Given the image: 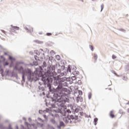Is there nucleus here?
<instances>
[{"label": "nucleus", "mask_w": 129, "mask_h": 129, "mask_svg": "<svg viewBox=\"0 0 129 129\" xmlns=\"http://www.w3.org/2000/svg\"><path fill=\"white\" fill-rule=\"evenodd\" d=\"M58 94H55L54 96L56 97V100L55 101V105L57 106L61 107V109L66 110L67 109V107L63 104V102H64V100L61 98L63 95V92H67L68 89L66 88H63L62 86L57 87Z\"/></svg>", "instance_id": "nucleus-1"}, {"label": "nucleus", "mask_w": 129, "mask_h": 129, "mask_svg": "<svg viewBox=\"0 0 129 129\" xmlns=\"http://www.w3.org/2000/svg\"><path fill=\"white\" fill-rule=\"evenodd\" d=\"M39 68L40 70L39 69H36V70L35 71L34 73L30 74V80L37 81L38 80L39 77H41L42 76H43V74L41 72L43 69H42V68L41 67H40Z\"/></svg>", "instance_id": "nucleus-2"}, {"label": "nucleus", "mask_w": 129, "mask_h": 129, "mask_svg": "<svg viewBox=\"0 0 129 129\" xmlns=\"http://www.w3.org/2000/svg\"><path fill=\"white\" fill-rule=\"evenodd\" d=\"M20 70L23 71L22 72V80L23 81H25V76H26L29 72L27 71V70H24L23 69V67L20 68Z\"/></svg>", "instance_id": "nucleus-3"}, {"label": "nucleus", "mask_w": 129, "mask_h": 129, "mask_svg": "<svg viewBox=\"0 0 129 129\" xmlns=\"http://www.w3.org/2000/svg\"><path fill=\"white\" fill-rule=\"evenodd\" d=\"M63 120L64 121V122H66V123H73V121L70 119V117H66L63 118Z\"/></svg>", "instance_id": "nucleus-4"}, {"label": "nucleus", "mask_w": 129, "mask_h": 129, "mask_svg": "<svg viewBox=\"0 0 129 129\" xmlns=\"http://www.w3.org/2000/svg\"><path fill=\"white\" fill-rule=\"evenodd\" d=\"M25 30H27L28 33H32V32H33V28H32V27L30 26H28L26 27Z\"/></svg>", "instance_id": "nucleus-5"}, {"label": "nucleus", "mask_w": 129, "mask_h": 129, "mask_svg": "<svg viewBox=\"0 0 129 129\" xmlns=\"http://www.w3.org/2000/svg\"><path fill=\"white\" fill-rule=\"evenodd\" d=\"M20 28L19 27H12V28H11V32H15L16 30H19Z\"/></svg>", "instance_id": "nucleus-6"}, {"label": "nucleus", "mask_w": 129, "mask_h": 129, "mask_svg": "<svg viewBox=\"0 0 129 129\" xmlns=\"http://www.w3.org/2000/svg\"><path fill=\"white\" fill-rule=\"evenodd\" d=\"M109 115L111 118H114L115 117L114 111H110L109 113Z\"/></svg>", "instance_id": "nucleus-7"}, {"label": "nucleus", "mask_w": 129, "mask_h": 129, "mask_svg": "<svg viewBox=\"0 0 129 129\" xmlns=\"http://www.w3.org/2000/svg\"><path fill=\"white\" fill-rule=\"evenodd\" d=\"M39 52L41 53H39V55L40 56V57H42L44 55V51L43 49H40L39 50Z\"/></svg>", "instance_id": "nucleus-8"}, {"label": "nucleus", "mask_w": 129, "mask_h": 129, "mask_svg": "<svg viewBox=\"0 0 129 129\" xmlns=\"http://www.w3.org/2000/svg\"><path fill=\"white\" fill-rule=\"evenodd\" d=\"M67 117H69L70 119H71V120H74V119H75V117H74V116L73 115H71L70 116H67Z\"/></svg>", "instance_id": "nucleus-9"}, {"label": "nucleus", "mask_w": 129, "mask_h": 129, "mask_svg": "<svg viewBox=\"0 0 129 129\" xmlns=\"http://www.w3.org/2000/svg\"><path fill=\"white\" fill-rule=\"evenodd\" d=\"M94 58H95V61H96V60H97L98 56L96 53L94 54Z\"/></svg>", "instance_id": "nucleus-10"}, {"label": "nucleus", "mask_w": 129, "mask_h": 129, "mask_svg": "<svg viewBox=\"0 0 129 129\" xmlns=\"http://www.w3.org/2000/svg\"><path fill=\"white\" fill-rule=\"evenodd\" d=\"M122 80H124V81H126L128 80V77H126V76H124V77H123V78H122Z\"/></svg>", "instance_id": "nucleus-11"}, {"label": "nucleus", "mask_w": 129, "mask_h": 129, "mask_svg": "<svg viewBox=\"0 0 129 129\" xmlns=\"http://www.w3.org/2000/svg\"><path fill=\"white\" fill-rule=\"evenodd\" d=\"M55 58H56V59L57 60H59L60 59V57L59 55H56V56H55Z\"/></svg>", "instance_id": "nucleus-12"}, {"label": "nucleus", "mask_w": 129, "mask_h": 129, "mask_svg": "<svg viewBox=\"0 0 129 129\" xmlns=\"http://www.w3.org/2000/svg\"><path fill=\"white\" fill-rule=\"evenodd\" d=\"M9 60L13 61V60H15V59L14 58H13L11 56L9 55Z\"/></svg>", "instance_id": "nucleus-13"}, {"label": "nucleus", "mask_w": 129, "mask_h": 129, "mask_svg": "<svg viewBox=\"0 0 129 129\" xmlns=\"http://www.w3.org/2000/svg\"><path fill=\"white\" fill-rule=\"evenodd\" d=\"M34 57H35V60H36V61H39V58L37 55H35Z\"/></svg>", "instance_id": "nucleus-14"}, {"label": "nucleus", "mask_w": 129, "mask_h": 129, "mask_svg": "<svg viewBox=\"0 0 129 129\" xmlns=\"http://www.w3.org/2000/svg\"><path fill=\"white\" fill-rule=\"evenodd\" d=\"M97 121H98V119H97V118H95V119H94V122H95V125H96V124H97L96 122H97Z\"/></svg>", "instance_id": "nucleus-15"}, {"label": "nucleus", "mask_w": 129, "mask_h": 129, "mask_svg": "<svg viewBox=\"0 0 129 129\" xmlns=\"http://www.w3.org/2000/svg\"><path fill=\"white\" fill-rule=\"evenodd\" d=\"M42 67H43V68L46 67V62H45V61L43 62Z\"/></svg>", "instance_id": "nucleus-16"}, {"label": "nucleus", "mask_w": 129, "mask_h": 129, "mask_svg": "<svg viewBox=\"0 0 129 129\" xmlns=\"http://www.w3.org/2000/svg\"><path fill=\"white\" fill-rule=\"evenodd\" d=\"M50 53H51L52 55H55V51H54L53 50H51V51H50Z\"/></svg>", "instance_id": "nucleus-17"}, {"label": "nucleus", "mask_w": 129, "mask_h": 129, "mask_svg": "<svg viewBox=\"0 0 129 129\" xmlns=\"http://www.w3.org/2000/svg\"><path fill=\"white\" fill-rule=\"evenodd\" d=\"M37 125L38 126H40V127H42L43 126V124L41 123H38Z\"/></svg>", "instance_id": "nucleus-18"}, {"label": "nucleus", "mask_w": 129, "mask_h": 129, "mask_svg": "<svg viewBox=\"0 0 129 129\" xmlns=\"http://www.w3.org/2000/svg\"><path fill=\"white\" fill-rule=\"evenodd\" d=\"M67 71L70 73L71 72V69L70 67H68V69H67Z\"/></svg>", "instance_id": "nucleus-19"}, {"label": "nucleus", "mask_w": 129, "mask_h": 129, "mask_svg": "<svg viewBox=\"0 0 129 129\" xmlns=\"http://www.w3.org/2000/svg\"><path fill=\"white\" fill-rule=\"evenodd\" d=\"M92 94H89V95H88V98H89V99H91V98H92Z\"/></svg>", "instance_id": "nucleus-20"}, {"label": "nucleus", "mask_w": 129, "mask_h": 129, "mask_svg": "<svg viewBox=\"0 0 129 129\" xmlns=\"http://www.w3.org/2000/svg\"><path fill=\"white\" fill-rule=\"evenodd\" d=\"M52 35V33H46V36H50Z\"/></svg>", "instance_id": "nucleus-21"}, {"label": "nucleus", "mask_w": 129, "mask_h": 129, "mask_svg": "<svg viewBox=\"0 0 129 129\" xmlns=\"http://www.w3.org/2000/svg\"><path fill=\"white\" fill-rule=\"evenodd\" d=\"M112 57L113 59H114L116 58V56L115 55H112Z\"/></svg>", "instance_id": "nucleus-22"}, {"label": "nucleus", "mask_w": 129, "mask_h": 129, "mask_svg": "<svg viewBox=\"0 0 129 129\" xmlns=\"http://www.w3.org/2000/svg\"><path fill=\"white\" fill-rule=\"evenodd\" d=\"M76 77H72V80H73V81L76 80Z\"/></svg>", "instance_id": "nucleus-23"}, {"label": "nucleus", "mask_w": 129, "mask_h": 129, "mask_svg": "<svg viewBox=\"0 0 129 129\" xmlns=\"http://www.w3.org/2000/svg\"><path fill=\"white\" fill-rule=\"evenodd\" d=\"M51 122H52L53 124H55V121L53 119H51Z\"/></svg>", "instance_id": "nucleus-24"}, {"label": "nucleus", "mask_w": 129, "mask_h": 129, "mask_svg": "<svg viewBox=\"0 0 129 129\" xmlns=\"http://www.w3.org/2000/svg\"><path fill=\"white\" fill-rule=\"evenodd\" d=\"M90 48L91 49V51H93V47L92 46L90 45Z\"/></svg>", "instance_id": "nucleus-25"}, {"label": "nucleus", "mask_w": 129, "mask_h": 129, "mask_svg": "<svg viewBox=\"0 0 129 129\" xmlns=\"http://www.w3.org/2000/svg\"><path fill=\"white\" fill-rule=\"evenodd\" d=\"M27 126L28 129H29V127H31V125L28 123H27Z\"/></svg>", "instance_id": "nucleus-26"}, {"label": "nucleus", "mask_w": 129, "mask_h": 129, "mask_svg": "<svg viewBox=\"0 0 129 129\" xmlns=\"http://www.w3.org/2000/svg\"><path fill=\"white\" fill-rule=\"evenodd\" d=\"M8 65H9V63L7 61H6V62H5V66H8Z\"/></svg>", "instance_id": "nucleus-27"}, {"label": "nucleus", "mask_w": 129, "mask_h": 129, "mask_svg": "<svg viewBox=\"0 0 129 129\" xmlns=\"http://www.w3.org/2000/svg\"><path fill=\"white\" fill-rule=\"evenodd\" d=\"M78 84H79V85L82 84V81H78Z\"/></svg>", "instance_id": "nucleus-28"}, {"label": "nucleus", "mask_w": 129, "mask_h": 129, "mask_svg": "<svg viewBox=\"0 0 129 129\" xmlns=\"http://www.w3.org/2000/svg\"><path fill=\"white\" fill-rule=\"evenodd\" d=\"M67 112L69 113H71V111L70 110V109H67Z\"/></svg>", "instance_id": "nucleus-29"}, {"label": "nucleus", "mask_w": 129, "mask_h": 129, "mask_svg": "<svg viewBox=\"0 0 129 129\" xmlns=\"http://www.w3.org/2000/svg\"><path fill=\"white\" fill-rule=\"evenodd\" d=\"M63 125V122H60V126H62Z\"/></svg>", "instance_id": "nucleus-30"}, {"label": "nucleus", "mask_w": 129, "mask_h": 129, "mask_svg": "<svg viewBox=\"0 0 129 129\" xmlns=\"http://www.w3.org/2000/svg\"><path fill=\"white\" fill-rule=\"evenodd\" d=\"M101 11H102V10H103V6H101Z\"/></svg>", "instance_id": "nucleus-31"}, {"label": "nucleus", "mask_w": 129, "mask_h": 129, "mask_svg": "<svg viewBox=\"0 0 129 129\" xmlns=\"http://www.w3.org/2000/svg\"><path fill=\"white\" fill-rule=\"evenodd\" d=\"M4 55H8V53L7 52H4Z\"/></svg>", "instance_id": "nucleus-32"}, {"label": "nucleus", "mask_w": 129, "mask_h": 129, "mask_svg": "<svg viewBox=\"0 0 129 129\" xmlns=\"http://www.w3.org/2000/svg\"><path fill=\"white\" fill-rule=\"evenodd\" d=\"M44 118H46V115H44Z\"/></svg>", "instance_id": "nucleus-33"}, {"label": "nucleus", "mask_w": 129, "mask_h": 129, "mask_svg": "<svg viewBox=\"0 0 129 129\" xmlns=\"http://www.w3.org/2000/svg\"><path fill=\"white\" fill-rule=\"evenodd\" d=\"M42 94H43V95H45V94L44 93V92H43Z\"/></svg>", "instance_id": "nucleus-34"}, {"label": "nucleus", "mask_w": 129, "mask_h": 129, "mask_svg": "<svg viewBox=\"0 0 129 129\" xmlns=\"http://www.w3.org/2000/svg\"><path fill=\"white\" fill-rule=\"evenodd\" d=\"M1 72H2V73L3 72V69H1Z\"/></svg>", "instance_id": "nucleus-35"}, {"label": "nucleus", "mask_w": 129, "mask_h": 129, "mask_svg": "<svg viewBox=\"0 0 129 129\" xmlns=\"http://www.w3.org/2000/svg\"><path fill=\"white\" fill-rule=\"evenodd\" d=\"M127 112H128V113H129V108H128V109H127Z\"/></svg>", "instance_id": "nucleus-36"}, {"label": "nucleus", "mask_w": 129, "mask_h": 129, "mask_svg": "<svg viewBox=\"0 0 129 129\" xmlns=\"http://www.w3.org/2000/svg\"><path fill=\"white\" fill-rule=\"evenodd\" d=\"M39 34H40V35H41V34H42V32H40V33H39Z\"/></svg>", "instance_id": "nucleus-37"}, {"label": "nucleus", "mask_w": 129, "mask_h": 129, "mask_svg": "<svg viewBox=\"0 0 129 129\" xmlns=\"http://www.w3.org/2000/svg\"><path fill=\"white\" fill-rule=\"evenodd\" d=\"M79 74H80V73H79V72L77 73V74H78V75H79Z\"/></svg>", "instance_id": "nucleus-38"}, {"label": "nucleus", "mask_w": 129, "mask_h": 129, "mask_svg": "<svg viewBox=\"0 0 129 129\" xmlns=\"http://www.w3.org/2000/svg\"><path fill=\"white\" fill-rule=\"evenodd\" d=\"M81 94H82V91H81Z\"/></svg>", "instance_id": "nucleus-39"}, {"label": "nucleus", "mask_w": 129, "mask_h": 129, "mask_svg": "<svg viewBox=\"0 0 129 129\" xmlns=\"http://www.w3.org/2000/svg\"><path fill=\"white\" fill-rule=\"evenodd\" d=\"M10 129H12V128L10 127Z\"/></svg>", "instance_id": "nucleus-40"}]
</instances>
